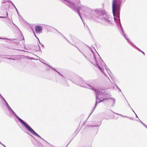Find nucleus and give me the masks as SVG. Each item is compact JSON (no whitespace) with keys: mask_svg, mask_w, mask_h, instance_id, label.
Listing matches in <instances>:
<instances>
[{"mask_svg":"<svg viewBox=\"0 0 147 147\" xmlns=\"http://www.w3.org/2000/svg\"><path fill=\"white\" fill-rule=\"evenodd\" d=\"M2 144V143L0 141V144L1 145Z\"/></svg>","mask_w":147,"mask_h":147,"instance_id":"obj_41","label":"nucleus"},{"mask_svg":"<svg viewBox=\"0 0 147 147\" xmlns=\"http://www.w3.org/2000/svg\"><path fill=\"white\" fill-rule=\"evenodd\" d=\"M37 38L38 39V41H39V43L40 45H41V46L42 47H44V45L42 44L41 43L39 40V39H38V38Z\"/></svg>","mask_w":147,"mask_h":147,"instance_id":"obj_23","label":"nucleus"},{"mask_svg":"<svg viewBox=\"0 0 147 147\" xmlns=\"http://www.w3.org/2000/svg\"><path fill=\"white\" fill-rule=\"evenodd\" d=\"M0 98L5 103V107L6 106L8 105H8V103L6 101V100H5V99L1 95V94L0 95Z\"/></svg>","mask_w":147,"mask_h":147,"instance_id":"obj_11","label":"nucleus"},{"mask_svg":"<svg viewBox=\"0 0 147 147\" xmlns=\"http://www.w3.org/2000/svg\"><path fill=\"white\" fill-rule=\"evenodd\" d=\"M22 51H24V50H22Z\"/></svg>","mask_w":147,"mask_h":147,"instance_id":"obj_43","label":"nucleus"},{"mask_svg":"<svg viewBox=\"0 0 147 147\" xmlns=\"http://www.w3.org/2000/svg\"><path fill=\"white\" fill-rule=\"evenodd\" d=\"M15 9H16V11H17V12L18 13V10L17 9V8H15Z\"/></svg>","mask_w":147,"mask_h":147,"instance_id":"obj_38","label":"nucleus"},{"mask_svg":"<svg viewBox=\"0 0 147 147\" xmlns=\"http://www.w3.org/2000/svg\"><path fill=\"white\" fill-rule=\"evenodd\" d=\"M10 114L15 116L19 120V122L26 128L28 124L26 123L24 121L19 117L11 108L9 110Z\"/></svg>","mask_w":147,"mask_h":147,"instance_id":"obj_5","label":"nucleus"},{"mask_svg":"<svg viewBox=\"0 0 147 147\" xmlns=\"http://www.w3.org/2000/svg\"><path fill=\"white\" fill-rule=\"evenodd\" d=\"M99 125H89L88 126L89 127H94L95 128V129H96V131H97L98 129V127L99 126Z\"/></svg>","mask_w":147,"mask_h":147,"instance_id":"obj_13","label":"nucleus"},{"mask_svg":"<svg viewBox=\"0 0 147 147\" xmlns=\"http://www.w3.org/2000/svg\"><path fill=\"white\" fill-rule=\"evenodd\" d=\"M6 16H7L6 17H7L8 16V13L7 12H6Z\"/></svg>","mask_w":147,"mask_h":147,"instance_id":"obj_31","label":"nucleus"},{"mask_svg":"<svg viewBox=\"0 0 147 147\" xmlns=\"http://www.w3.org/2000/svg\"><path fill=\"white\" fill-rule=\"evenodd\" d=\"M9 2H10L11 4H12V5L15 7V8H16L15 7V5H14V4L11 1H9Z\"/></svg>","mask_w":147,"mask_h":147,"instance_id":"obj_24","label":"nucleus"},{"mask_svg":"<svg viewBox=\"0 0 147 147\" xmlns=\"http://www.w3.org/2000/svg\"><path fill=\"white\" fill-rule=\"evenodd\" d=\"M94 58L95 60L96 61V58L95 57L94 55Z\"/></svg>","mask_w":147,"mask_h":147,"instance_id":"obj_34","label":"nucleus"},{"mask_svg":"<svg viewBox=\"0 0 147 147\" xmlns=\"http://www.w3.org/2000/svg\"><path fill=\"white\" fill-rule=\"evenodd\" d=\"M98 101L97 102H98V103H99L100 102H102V101H102V100H101V99H100V98L98 97Z\"/></svg>","mask_w":147,"mask_h":147,"instance_id":"obj_18","label":"nucleus"},{"mask_svg":"<svg viewBox=\"0 0 147 147\" xmlns=\"http://www.w3.org/2000/svg\"><path fill=\"white\" fill-rule=\"evenodd\" d=\"M119 91H120V92H121V90H120V89L119 88Z\"/></svg>","mask_w":147,"mask_h":147,"instance_id":"obj_42","label":"nucleus"},{"mask_svg":"<svg viewBox=\"0 0 147 147\" xmlns=\"http://www.w3.org/2000/svg\"><path fill=\"white\" fill-rule=\"evenodd\" d=\"M35 29L36 33H40L42 32V28L41 26L36 25L35 26Z\"/></svg>","mask_w":147,"mask_h":147,"instance_id":"obj_9","label":"nucleus"},{"mask_svg":"<svg viewBox=\"0 0 147 147\" xmlns=\"http://www.w3.org/2000/svg\"><path fill=\"white\" fill-rule=\"evenodd\" d=\"M43 63L44 64H45V65L48 66L49 67H50L52 69H54L55 71H57L56 70L55 68H53V67H51V66H50V65H48L47 64H46V63Z\"/></svg>","mask_w":147,"mask_h":147,"instance_id":"obj_16","label":"nucleus"},{"mask_svg":"<svg viewBox=\"0 0 147 147\" xmlns=\"http://www.w3.org/2000/svg\"><path fill=\"white\" fill-rule=\"evenodd\" d=\"M125 99L126 100L128 105L130 107V108L132 110V111H133V112L135 113V112H134V111L133 110V109H132V108H131V107H130V105H129V103H128V102L127 101V100L125 98Z\"/></svg>","mask_w":147,"mask_h":147,"instance_id":"obj_21","label":"nucleus"},{"mask_svg":"<svg viewBox=\"0 0 147 147\" xmlns=\"http://www.w3.org/2000/svg\"><path fill=\"white\" fill-rule=\"evenodd\" d=\"M56 30L57 32H58L59 33H60L66 39V40H67L68 41V42L70 43V44H71V45H72L73 46H75L77 48H78V50L81 52V53L83 54V55L87 59V58H86V56L82 52H81L80 51V50L76 46H75V45H74L72 43L69 41V40H68L66 38V37H65L61 33H60V32H59L57 29H56L55 28H54Z\"/></svg>","mask_w":147,"mask_h":147,"instance_id":"obj_8","label":"nucleus"},{"mask_svg":"<svg viewBox=\"0 0 147 147\" xmlns=\"http://www.w3.org/2000/svg\"><path fill=\"white\" fill-rule=\"evenodd\" d=\"M95 90V92L96 94V103L95 105V106L94 107L92 111L90 113V115L88 116V119L90 116V115L92 113L93 111H94V109L96 108L97 104V102L98 100V96H100L101 97H107L111 95L110 93L109 92H108V91L105 90V89H97V90H95L94 88V90Z\"/></svg>","mask_w":147,"mask_h":147,"instance_id":"obj_2","label":"nucleus"},{"mask_svg":"<svg viewBox=\"0 0 147 147\" xmlns=\"http://www.w3.org/2000/svg\"><path fill=\"white\" fill-rule=\"evenodd\" d=\"M135 114L136 115V117H137V118H138V116H137V115L136 114V113H135Z\"/></svg>","mask_w":147,"mask_h":147,"instance_id":"obj_39","label":"nucleus"},{"mask_svg":"<svg viewBox=\"0 0 147 147\" xmlns=\"http://www.w3.org/2000/svg\"><path fill=\"white\" fill-rule=\"evenodd\" d=\"M105 66H106V65ZM105 68L108 73H109V71H110V70L109 69H108L107 67L106 66L105 67Z\"/></svg>","mask_w":147,"mask_h":147,"instance_id":"obj_22","label":"nucleus"},{"mask_svg":"<svg viewBox=\"0 0 147 147\" xmlns=\"http://www.w3.org/2000/svg\"><path fill=\"white\" fill-rule=\"evenodd\" d=\"M115 86H116V87H117V88L118 89H119V88L118 87L117 85L115 84Z\"/></svg>","mask_w":147,"mask_h":147,"instance_id":"obj_30","label":"nucleus"},{"mask_svg":"<svg viewBox=\"0 0 147 147\" xmlns=\"http://www.w3.org/2000/svg\"><path fill=\"white\" fill-rule=\"evenodd\" d=\"M139 120L140 122L142 124V125L147 129V126L146 125L144 124L143 122H142L139 119Z\"/></svg>","mask_w":147,"mask_h":147,"instance_id":"obj_17","label":"nucleus"},{"mask_svg":"<svg viewBox=\"0 0 147 147\" xmlns=\"http://www.w3.org/2000/svg\"><path fill=\"white\" fill-rule=\"evenodd\" d=\"M2 144L1 145L3 146L4 147H6L4 144Z\"/></svg>","mask_w":147,"mask_h":147,"instance_id":"obj_29","label":"nucleus"},{"mask_svg":"<svg viewBox=\"0 0 147 147\" xmlns=\"http://www.w3.org/2000/svg\"><path fill=\"white\" fill-rule=\"evenodd\" d=\"M90 17L91 18H92L93 15L96 13L97 14H98L101 16V12H103L105 11H101V9H97L96 10H94L93 9H90Z\"/></svg>","mask_w":147,"mask_h":147,"instance_id":"obj_6","label":"nucleus"},{"mask_svg":"<svg viewBox=\"0 0 147 147\" xmlns=\"http://www.w3.org/2000/svg\"><path fill=\"white\" fill-rule=\"evenodd\" d=\"M127 117V118H128V119H131V120H133V118H132V117H131H131H128V116Z\"/></svg>","mask_w":147,"mask_h":147,"instance_id":"obj_26","label":"nucleus"},{"mask_svg":"<svg viewBox=\"0 0 147 147\" xmlns=\"http://www.w3.org/2000/svg\"><path fill=\"white\" fill-rule=\"evenodd\" d=\"M121 116L122 117H127V116H123L122 115V116Z\"/></svg>","mask_w":147,"mask_h":147,"instance_id":"obj_35","label":"nucleus"},{"mask_svg":"<svg viewBox=\"0 0 147 147\" xmlns=\"http://www.w3.org/2000/svg\"><path fill=\"white\" fill-rule=\"evenodd\" d=\"M73 42L76 45L78 44H79L81 42L77 39H76L74 40H73Z\"/></svg>","mask_w":147,"mask_h":147,"instance_id":"obj_12","label":"nucleus"},{"mask_svg":"<svg viewBox=\"0 0 147 147\" xmlns=\"http://www.w3.org/2000/svg\"><path fill=\"white\" fill-rule=\"evenodd\" d=\"M98 68H99V69H100V71H101V72H102V73H103V74L104 75H105L106 76V75H105V72H104V71H103V69L102 68L100 67H98Z\"/></svg>","mask_w":147,"mask_h":147,"instance_id":"obj_15","label":"nucleus"},{"mask_svg":"<svg viewBox=\"0 0 147 147\" xmlns=\"http://www.w3.org/2000/svg\"><path fill=\"white\" fill-rule=\"evenodd\" d=\"M49 67L47 68V70H49L50 69H49L50 67Z\"/></svg>","mask_w":147,"mask_h":147,"instance_id":"obj_32","label":"nucleus"},{"mask_svg":"<svg viewBox=\"0 0 147 147\" xmlns=\"http://www.w3.org/2000/svg\"><path fill=\"white\" fill-rule=\"evenodd\" d=\"M36 51H41L40 47L39 45H38H38L36 46Z\"/></svg>","mask_w":147,"mask_h":147,"instance_id":"obj_14","label":"nucleus"},{"mask_svg":"<svg viewBox=\"0 0 147 147\" xmlns=\"http://www.w3.org/2000/svg\"><path fill=\"white\" fill-rule=\"evenodd\" d=\"M7 59H9V60H15V59L12 58H7Z\"/></svg>","mask_w":147,"mask_h":147,"instance_id":"obj_25","label":"nucleus"},{"mask_svg":"<svg viewBox=\"0 0 147 147\" xmlns=\"http://www.w3.org/2000/svg\"><path fill=\"white\" fill-rule=\"evenodd\" d=\"M101 16L107 25H110L112 23L111 18V16L105 13V11L103 12H101Z\"/></svg>","mask_w":147,"mask_h":147,"instance_id":"obj_4","label":"nucleus"},{"mask_svg":"<svg viewBox=\"0 0 147 147\" xmlns=\"http://www.w3.org/2000/svg\"><path fill=\"white\" fill-rule=\"evenodd\" d=\"M70 142V141L68 143V144H67V146L65 147H66L67 146V145H68L69 144V143Z\"/></svg>","mask_w":147,"mask_h":147,"instance_id":"obj_40","label":"nucleus"},{"mask_svg":"<svg viewBox=\"0 0 147 147\" xmlns=\"http://www.w3.org/2000/svg\"><path fill=\"white\" fill-rule=\"evenodd\" d=\"M104 97V98H102V101H103L106 99H111L113 101V103L112 106V107H113L114 106V105L115 104V99L114 98H107V97Z\"/></svg>","mask_w":147,"mask_h":147,"instance_id":"obj_10","label":"nucleus"},{"mask_svg":"<svg viewBox=\"0 0 147 147\" xmlns=\"http://www.w3.org/2000/svg\"><path fill=\"white\" fill-rule=\"evenodd\" d=\"M1 94L0 93V95Z\"/></svg>","mask_w":147,"mask_h":147,"instance_id":"obj_49","label":"nucleus"},{"mask_svg":"<svg viewBox=\"0 0 147 147\" xmlns=\"http://www.w3.org/2000/svg\"><path fill=\"white\" fill-rule=\"evenodd\" d=\"M34 35H35V37H36V35H35V34L34 33Z\"/></svg>","mask_w":147,"mask_h":147,"instance_id":"obj_45","label":"nucleus"},{"mask_svg":"<svg viewBox=\"0 0 147 147\" xmlns=\"http://www.w3.org/2000/svg\"><path fill=\"white\" fill-rule=\"evenodd\" d=\"M56 71L59 74H60V73L57 71Z\"/></svg>","mask_w":147,"mask_h":147,"instance_id":"obj_33","label":"nucleus"},{"mask_svg":"<svg viewBox=\"0 0 147 147\" xmlns=\"http://www.w3.org/2000/svg\"><path fill=\"white\" fill-rule=\"evenodd\" d=\"M115 114H117V115H119L120 116H122V115L121 114H118V113H115Z\"/></svg>","mask_w":147,"mask_h":147,"instance_id":"obj_28","label":"nucleus"},{"mask_svg":"<svg viewBox=\"0 0 147 147\" xmlns=\"http://www.w3.org/2000/svg\"><path fill=\"white\" fill-rule=\"evenodd\" d=\"M62 77H63V75H62L60 73V74H59Z\"/></svg>","mask_w":147,"mask_h":147,"instance_id":"obj_37","label":"nucleus"},{"mask_svg":"<svg viewBox=\"0 0 147 147\" xmlns=\"http://www.w3.org/2000/svg\"><path fill=\"white\" fill-rule=\"evenodd\" d=\"M76 84L83 87L94 90V87L92 86L89 84L86 83L81 78H79L78 79Z\"/></svg>","mask_w":147,"mask_h":147,"instance_id":"obj_3","label":"nucleus"},{"mask_svg":"<svg viewBox=\"0 0 147 147\" xmlns=\"http://www.w3.org/2000/svg\"><path fill=\"white\" fill-rule=\"evenodd\" d=\"M121 116L122 117H127V116H123L122 115V116Z\"/></svg>","mask_w":147,"mask_h":147,"instance_id":"obj_36","label":"nucleus"},{"mask_svg":"<svg viewBox=\"0 0 147 147\" xmlns=\"http://www.w3.org/2000/svg\"><path fill=\"white\" fill-rule=\"evenodd\" d=\"M77 133H78V132L76 133V134H77Z\"/></svg>","mask_w":147,"mask_h":147,"instance_id":"obj_46","label":"nucleus"},{"mask_svg":"<svg viewBox=\"0 0 147 147\" xmlns=\"http://www.w3.org/2000/svg\"><path fill=\"white\" fill-rule=\"evenodd\" d=\"M33 58L32 57L31 58V59H33Z\"/></svg>","mask_w":147,"mask_h":147,"instance_id":"obj_44","label":"nucleus"},{"mask_svg":"<svg viewBox=\"0 0 147 147\" xmlns=\"http://www.w3.org/2000/svg\"><path fill=\"white\" fill-rule=\"evenodd\" d=\"M13 23V24L14 25H15Z\"/></svg>","mask_w":147,"mask_h":147,"instance_id":"obj_47","label":"nucleus"},{"mask_svg":"<svg viewBox=\"0 0 147 147\" xmlns=\"http://www.w3.org/2000/svg\"><path fill=\"white\" fill-rule=\"evenodd\" d=\"M100 58L101 59V60H102V59H101V58H100Z\"/></svg>","mask_w":147,"mask_h":147,"instance_id":"obj_48","label":"nucleus"},{"mask_svg":"<svg viewBox=\"0 0 147 147\" xmlns=\"http://www.w3.org/2000/svg\"><path fill=\"white\" fill-rule=\"evenodd\" d=\"M0 18H7V17L5 16H0Z\"/></svg>","mask_w":147,"mask_h":147,"instance_id":"obj_27","label":"nucleus"},{"mask_svg":"<svg viewBox=\"0 0 147 147\" xmlns=\"http://www.w3.org/2000/svg\"><path fill=\"white\" fill-rule=\"evenodd\" d=\"M6 107L7 108L8 111L11 109V107H10L9 105H8L6 106Z\"/></svg>","mask_w":147,"mask_h":147,"instance_id":"obj_20","label":"nucleus"},{"mask_svg":"<svg viewBox=\"0 0 147 147\" xmlns=\"http://www.w3.org/2000/svg\"><path fill=\"white\" fill-rule=\"evenodd\" d=\"M0 39H3V40H10V39L7 38H3L0 37Z\"/></svg>","mask_w":147,"mask_h":147,"instance_id":"obj_19","label":"nucleus"},{"mask_svg":"<svg viewBox=\"0 0 147 147\" xmlns=\"http://www.w3.org/2000/svg\"><path fill=\"white\" fill-rule=\"evenodd\" d=\"M26 128L29 131H30L31 133L35 135L36 136L40 138L43 140L45 141L47 143V142L45 141L44 139L41 137L37 133H36L35 131L29 126V125H28Z\"/></svg>","mask_w":147,"mask_h":147,"instance_id":"obj_7","label":"nucleus"},{"mask_svg":"<svg viewBox=\"0 0 147 147\" xmlns=\"http://www.w3.org/2000/svg\"><path fill=\"white\" fill-rule=\"evenodd\" d=\"M63 2L69 7L72 9L73 10L77 12L82 22H83L81 15L80 13L79 10L81 9L83 11H85L87 8L86 7L80 6L69 1L67 0H63ZM83 22L84 23V22Z\"/></svg>","mask_w":147,"mask_h":147,"instance_id":"obj_1","label":"nucleus"}]
</instances>
